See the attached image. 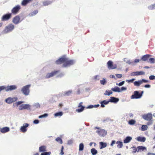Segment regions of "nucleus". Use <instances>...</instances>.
Returning a JSON list of instances; mask_svg holds the SVG:
<instances>
[{
    "mask_svg": "<svg viewBox=\"0 0 155 155\" xmlns=\"http://www.w3.org/2000/svg\"><path fill=\"white\" fill-rule=\"evenodd\" d=\"M17 99V98L16 97L13 98L8 97L6 99L5 102L8 104H10L16 101Z\"/></svg>",
    "mask_w": 155,
    "mask_h": 155,
    "instance_id": "10",
    "label": "nucleus"
},
{
    "mask_svg": "<svg viewBox=\"0 0 155 155\" xmlns=\"http://www.w3.org/2000/svg\"><path fill=\"white\" fill-rule=\"evenodd\" d=\"M147 126L145 125H143L141 128V130L142 131H145L147 130Z\"/></svg>",
    "mask_w": 155,
    "mask_h": 155,
    "instance_id": "33",
    "label": "nucleus"
},
{
    "mask_svg": "<svg viewBox=\"0 0 155 155\" xmlns=\"http://www.w3.org/2000/svg\"><path fill=\"white\" fill-rule=\"evenodd\" d=\"M12 22L15 24H17L21 21L20 17L19 15H17L14 17L12 20Z\"/></svg>",
    "mask_w": 155,
    "mask_h": 155,
    "instance_id": "14",
    "label": "nucleus"
},
{
    "mask_svg": "<svg viewBox=\"0 0 155 155\" xmlns=\"http://www.w3.org/2000/svg\"><path fill=\"white\" fill-rule=\"evenodd\" d=\"M43 5L44 6H46L50 4L51 3L50 2L48 1H45L43 3Z\"/></svg>",
    "mask_w": 155,
    "mask_h": 155,
    "instance_id": "39",
    "label": "nucleus"
},
{
    "mask_svg": "<svg viewBox=\"0 0 155 155\" xmlns=\"http://www.w3.org/2000/svg\"><path fill=\"white\" fill-rule=\"evenodd\" d=\"M16 88L17 87L15 85L8 86L7 87H5V86H0V91L3 90H5L6 91H8L15 90Z\"/></svg>",
    "mask_w": 155,
    "mask_h": 155,
    "instance_id": "2",
    "label": "nucleus"
},
{
    "mask_svg": "<svg viewBox=\"0 0 155 155\" xmlns=\"http://www.w3.org/2000/svg\"><path fill=\"white\" fill-rule=\"evenodd\" d=\"M93 107V105H90V106H88V107H87V108H92Z\"/></svg>",
    "mask_w": 155,
    "mask_h": 155,
    "instance_id": "60",
    "label": "nucleus"
},
{
    "mask_svg": "<svg viewBox=\"0 0 155 155\" xmlns=\"http://www.w3.org/2000/svg\"><path fill=\"white\" fill-rule=\"evenodd\" d=\"M155 76H154V75H152L150 76L149 77V78L150 80H152L153 79H155Z\"/></svg>",
    "mask_w": 155,
    "mask_h": 155,
    "instance_id": "48",
    "label": "nucleus"
},
{
    "mask_svg": "<svg viewBox=\"0 0 155 155\" xmlns=\"http://www.w3.org/2000/svg\"><path fill=\"white\" fill-rule=\"evenodd\" d=\"M100 82L101 84L102 85H105L107 83L106 80L104 78H103L102 80H100Z\"/></svg>",
    "mask_w": 155,
    "mask_h": 155,
    "instance_id": "36",
    "label": "nucleus"
},
{
    "mask_svg": "<svg viewBox=\"0 0 155 155\" xmlns=\"http://www.w3.org/2000/svg\"><path fill=\"white\" fill-rule=\"evenodd\" d=\"M136 123V121L132 119L130 120L128 122V124L131 125H134Z\"/></svg>",
    "mask_w": 155,
    "mask_h": 155,
    "instance_id": "34",
    "label": "nucleus"
},
{
    "mask_svg": "<svg viewBox=\"0 0 155 155\" xmlns=\"http://www.w3.org/2000/svg\"><path fill=\"white\" fill-rule=\"evenodd\" d=\"M144 68L148 69L150 68V67L148 66H145L144 67Z\"/></svg>",
    "mask_w": 155,
    "mask_h": 155,
    "instance_id": "63",
    "label": "nucleus"
},
{
    "mask_svg": "<svg viewBox=\"0 0 155 155\" xmlns=\"http://www.w3.org/2000/svg\"><path fill=\"white\" fill-rule=\"evenodd\" d=\"M91 152L93 155H95L97 153V151L95 148H93L91 150Z\"/></svg>",
    "mask_w": 155,
    "mask_h": 155,
    "instance_id": "31",
    "label": "nucleus"
},
{
    "mask_svg": "<svg viewBox=\"0 0 155 155\" xmlns=\"http://www.w3.org/2000/svg\"><path fill=\"white\" fill-rule=\"evenodd\" d=\"M112 94V92L111 90H110V91L106 90L105 93H104V94L105 95L109 96Z\"/></svg>",
    "mask_w": 155,
    "mask_h": 155,
    "instance_id": "32",
    "label": "nucleus"
},
{
    "mask_svg": "<svg viewBox=\"0 0 155 155\" xmlns=\"http://www.w3.org/2000/svg\"><path fill=\"white\" fill-rule=\"evenodd\" d=\"M22 103H23V101H19L17 102L16 104H17V105L18 106V105H20L21 104H22Z\"/></svg>",
    "mask_w": 155,
    "mask_h": 155,
    "instance_id": "55",
    "label": "nucleus"
},
{
    "mask_svg": "<svg viewBox=\"0 0 155 155\" xmlns=\"http://www.w3.org/2000/svg\"><path fill=\"white\" fill-rule=\"evenodd\" d=\"M116 76L118 78H120L122 77V75L121 74H117Z\"/></svg>",
    "mask_w": 155,
    "mask_h": 155,
    "instance_id": "50",
    "label": "nucleus"
},
{
    "mask_svg": "<svg viewBox=\"0 0 155 155\" xmlns=\"http://www.w3.org/2000/svg\"><path fill=\"white\" fill-rule=\"evenodd\" d=\"M14 25L12 24H11L6 26L4 30V32L5 33H7L12 31L14 28Z\"/></svg>",
    "mask_w": 155,
    "mask_h": 155,
    "instance_id": "6",
    "label": "nucleus"
},
{
    "mask_svg": "<svg viewBox=\"0 0 155 155\" xmlns=\"http://www.w3.org/2000/svg\"><path fill=\"white\" fill-rule=\"evenodd\" d=\"M147 155H155V153H148Z\"/></svg>",
    "mask_w": 155,
    "mask_h": 155,
    "instance_id": "59",
    "label": "nucleus"
},
{
    "mask_svg": "<svg viewBox=\"0 0 155 155\" xmlns=\"http://www.w3.org/2000/svg\"><path fill=\"white\" fill-rule=\"evenodd\" d=\"M143 93V91L141 92V93H139V92L137 91H135L134 92V94L132 95L131 96V99H138L140 98L142 95Z\"/></svg>",
    "mask_w": 155,
    "mask_h": 155,
    "instance_id": "5",
    "label": "nucleus"
},
{
    "mask_svg": "<svg viewBox=\"0 0 155 155\" xmlns=\"http://www.w3.org/2000/svg\"><path fill=\"white\" fill-rule=\"evenodd\" d=\"M142 84V81H135L134 82V85L137 86H139L140 85Z\"/></svg>",
    "mask_w": 155,
    "mask_h": 155,
    "instance_id": "30",
    "label": "nucleus"
},
{
    "mask_svg": "<svg viewBox=\"0 0 155 155\" xmlns=\"http://www.w3.org/2000/svg\"><path fill=\"white\" fill-rule=\"evenodd\" d=\"M84 146L82 143H81L80 144L79 146V150L82 151L83 150Z\"/></svg>",
    "mask_w": 155,
    "mask_h": 155,
    "instance_id": "37",
    "label": "nucleus"
},
{
    "mask_svg": "<svg viewBox=\"0 0 155 155\" xmlns=\"http://www.w3.org/2000/svg\"><path fill=\"white\" fill-rule=\"evenodd\" d=\"M33 0H23L21 4L22 6H25L27 4L31 2Z\"/></svg>",
    "mask_w": 155,
    "mask_h": 155,
    "instance_id": "19",
    "label": "nucleus"
},
{
    "mask_svg": "<svg viewBox=\"0 0 155 155\" xmlns=\"http://www.w3.org/2000/svg\"><path fill=\"white\" fill-rule=\"evenodd\" d=\"M94 128L98 129L96 131V132L101 136L104 137L106 135L107 132L104 130L100 129V128L97 127H95Z\"/></svg>",
    "mask_w": 155,
    "mask_h": 155,
    "instance_id": "4",
    "label": "nucleus"
},
{
    "mask_svg": "<svg viewBox=\"0 0 155 155\" xmlns=\"http://www.w3.org/2000/svg\"><path fill=\"white\" fill-rule=\"evenodd\" d=\"M142 118L146 120H150L152 118V114L150 113L145 114L142 116Z\"/></svg>",
    "mask_w": 155,
    "mask_h": 155,
    "instance_id": "9",
    "label": "nucleus"
},
{
    "mask_svg": "<svg viewBox=\"0 0 155 155\" xmlns=\"http://www.w3.org/2000/svg\"><path fill=\"white\" fill-rule=\"evenodd\" d=\"M148 62H150L151 64H153L155 62V60L153 58H150L149 59V61Z\"/></svg>",
    "mask_w": 155,
    "mask_h": 155,
    "instance_id": "38",
    "label": "nucleus"
},
{
    "mask_svg": "<svg viewBox=\"0 0 155 155\" xmlns=\"http://www.w3.org/2000/svg\"><path fill=\"white\" fill-rule=\"evenodd\" d=\"M137 148L138 149L137 152H141V151H143L144 150H146V148L145 147L142 146L137 147Z\"/></svg>",
    "mask_w": 155,
    "mask_h": 155,
    "instance_id": "27",
    "label": "nucleus"
},
{
    "mask_svg": "<svg viewBox=\"0 0 155 155\" xmlns=\"http://www.w3.org/2000/svg\"><path fill=\"white\" fill-rule=\"evenodd\" d=\"M48 116V114H45L43 115H40L39 116V118H42L47 117Z\"/></svg>",
    "mask_w": 155,
    "mask_h": 155,
    "instance_id": "42",
    "label": "nucleus"
},
{
    "mask_svg": "<svg viewBox=\"0 0 155 155\" xmlns=\"http://www.w3.org/2000/svg\"><path fill=\"white\" fill-rule=\"evenodd\" d=\"M29 108V106L28 104H22L19 107V110H22L23 109H28Z\"/></svg>",
    "mask_w": 155,
    "mask_h": 155,
    "instance_id": "18",
    "label": "nucleus"
},
{
    "mask_svg": "<svg viewBox=\"0 0 155 155\" xmlns=\"http://www.w3.org/2000/svg\"><path fill=\"white\" fill-rule=\"evenodd\" d=\"M83 103L81 102L80 103L78 106V107L79 108L77 109L76 110V111L78 113H80L82 112L84 109L85 107L82 106Z\"/></svg>",
    "mask_w": 155,
    "mask_h": 155,
    "instance_id": "13",
    "label": "nucleus"
},
{
    "mask_svg": "<svg viewBox=\"0 0 155 155\" xmlns=\"http://www.w3.org/2000/svg\"><path fill=\"white\" fill-rule=\"evenodd\" d=\"M9 128L8 127H5L2 128L1 130V132L2 133H5L8 132L9 131Z\"/></svg>",
    "mask_w": 155,
    "mask_h": 155,
    "instance_id": "20",
    "label": "nucleus"
},
{
    "mask_svg": "<svg viewBox=\"0 0 155 155\" xmlns=\"http://www.w3.org/2000/svg\"><path fill=\"white\" fill-rule=\"evenodd\" d=\"M111 90V91L115 92H121L120 89L118 87H115L114 88H112Z\"/></svg>",
    "mask_w": 155,
    "mask_h": 155,
    "instance_id": "21",
    "label": "nucleus"
},
{
    "mask_svg": "<svg viewBox=\"0 0 155 155\" xmlns=\"http://www.w3.org/2000/svg\"><path fill=\"white\" fill-rule=\"evenodd\" d=\"M119 101V99L114 97H111L110 98L109 101L111 102L116 103Z\"/></svg>",
    "mask_w": 155,
    "mask_h": 155,
    "instance_id": "22",
    "label": "nucleus"
},
{
    "mask_svg": "<svg viewBox=\"0 0 155 155\" xmlns=\"http://www.w3.org/2000/svg\"><path fill=\"white\" fill-rule=\"evenodd\" d=\"M110 101H107L106 100H104L102 101H101L100 103L101 104V107H105L104 104H108Z\"/></svg>",
    "mask_w": 155,
    "mask_h": 155,
    "instance_id": "24",
    "label": "nucleus"
},
{
    "mask_svg": "<svg viewBox=\"0 0 155 155\" xmlns=\"http://www.w3.org/2000/svg\"><path fill=\"white\" fill-rule=\"evenodd\" d=\"M115 140H112V142L110 144V146H113V145L115 144Z\"/></svg>",
    "mask_w": 155,
    "mask_h": 155,
    "instance_id": "56",
    "label": "nucleus"
},
{
    "mask_svg": "<svg viewBox=\"0 0 155 155\" xmlns=\"http://www.w3.org/2000/svg\"><path fill=\"white\" fill-rule=\"evenodd\" d=\"M124 82H125L124 81H122L119 83L118 84L117 83L116 85H118L119 86H120L123 85L124 84Z\"/></svg>",
    "mask_w": 155,
    "mask_h": 155,
    "instance_id": "46",
    "label": "nucleus"
},
{
    "mask_svg": "<svg viewBox=\"0 0 155 155\" xmlns=\"http://www.w3.org/2000/svg\"><path fill=\"white\" fill-rule=\"evenodd\" d=\"M127 89V88L126 87H121V89H120V90H121V91H123L126 90Z\"/></svg>",
    "mask_w": 155,
    "mask_h": 155,
    "instance_id": "53",
    "label": "nucleus"
},
{
    "mask_svg": "<svg viewBox=\"0 0 155 155\" xmlns=\"http://www.w3.org/2000/svg\"><path fill=\"white\" fill-rule=\"evenodd\" d=\"M51 154L50 152H46L42 153H41V155H50Z\"/></svg>",
    "mask_w": 155,
    "mask_h": 155,
    "instance_id": "47",
    "label": "nucleus"
},
{
    "mask_svg": "<svg viewBox=\"0 0 155 155\" xmlns=\"http://www.w3.org/2000/svg\"><path fill=\"white\" fill-rule=\"evenodd\" d=\"M72 143V141L71 140L68 141V143L69 144H71Z\"/></svg>",
    "mask_w": 155,
    "mask_h": 155,
    "instance_id": "62",
    "label": "nucleus"
},
{
    "mask_svg": "<svg viewBox=\"0 0 155 155\" xmlns=\"http://www.w3.org/2000/svg\"><path fill=\"white\" fill-rule=\"evenodd\" d=\"M59 71V70L54 71H52L51 73H48L46 75L45 78H48L52 77L57 74Z\"/></svg>",
    "mask_w": 155,
    "mask_h": 155,
    "instance_id": "7",
    "label": "nucleus"
},
{
    "mask_svg": "<svg viewBox=\"0 0 155 155\" xmlns=\"http://www.w3.org/2000/svg\"><path fill=\"white\" fill-rule=\"evenodd\" d=\"M34 155H39V154L38 153H37L34 154Z\"/></svg>",
    "mask_w": 155,
    "mask_h": 155,
    "instance_id": "64",
    "label": "nucleus"
},
{
    "mask_svg": "<svg viewBox=\"0 0 155 155\" xmlns=\"http://www.w3.org/2000/svg\"><path fill=\"white\" fill-rule=\"evenodd\" d=\"M75 62L73 60H69L68 58L65 57H62L57 60L55 61L57 64H63L62 65L63 67H69L73 64Z\"/></svg>",
    "mask_w": 155,
    "mask_h": 155,
    "instance_id": "1",
    "label": "nucleus"
},
{
    "mask_svg": "<svg viewBox=\"0 0 155 155\" xmlns=\"http://www.w3.org/2000/svg\"><path fill=\"white\" fill-rule=\"evenodd\" d=\"M116 143L117 144V147L119 148H121L123 146L122 142L118 141Z\"/></svg>",
    "mask_w": 155,
    "mask_h": 155,
    "instance_id": "29",
    "label": "nucleus"
},
{
    "mask_svg": "<svg viewBox=\"0 0 155 155\" xmlns=\"http://www.w3.org/2000/svg\"><path fill=\"white\" fill-rule=\"evenodd\" d=\"M136 139L137 141L142 142H144L146 140V138L145 137H138Z\"/></svg>",
    "mask_w": 155,
    "mask_h": 155,
    "instance_id": "26",
    "label": "nucleus"
},
{
    "mask_svg": "<svg viewBox=\"0 0 155 155\" xmlns=\"http://www.w3.org/2000/svg\"><path fill=\"white\" fill-rule=\"evenodd\" d=\"M20 6L19 5H17L16 6L14 7L12 10L11 13H12L14 15L17 14L19 10L20 9Z\"/></svg>",
    "mask_w": 155,
    "mask_h": 155,
    "instance_id": "12",
    "label": "nucleus"
},
{
    "mask_svg": "<svg viewBox=\"0 0 155 155\" xmlns=\"http://www.w3.org/2000/svg\"><path fill=\"white\" fill-rule=\"evenodd\" d=\"M145 74V72L143 71H136L131 73L130 75L131 76H138L143 75Z\"/></svg>",
    "mask_w": 155,
    "mask_h": 155,
    "instance_id": "15",
    "label": "nucleus"
},
{
    "mask_svg": "<svg viewBox=\"0 0 155 155\" xmlns=\"http://www.w3.org/2000/svg\"><path fill=\"white\" fill-rule=\"evenodd\" d=\"M39 120H34L33 121V123L35 124H38L39 123Z\"/></svg>",
    "mask_w": 155,
    "mask_h": 155,
    "instance_id": "54",
    "label": "nucleus"
},
{
    "mask_svg": "<svg viewBox=\"0 0 155 155\" xmlns=\"http://www.w3.org/2000/svg\"><path fill=\"white\" fill-rule=\"evenodd\" d=\"M144 87L146 88H150V85L149 84H147L145 85Z\"/></svg>",
    "mask_w": 155,
    "mask_h": 155,
    "instance_id": "57",
    "label": "nucleus"
},
{
    "mask_svg": "<svg viewBox=\"0 0 155 155\" xmlns=\"http://www.w3.org/2000/svg\"><path fill=\"white\" fill-rule=\"evenodd\" d=\"M131 148H132L133 149V151L132 152V153H136L137 151V148H136L134 146H133L132 147H131Z\"/></svg>",
    "mask_w": 155,
    "mask_h": 155,
    "instance_id": "41",
    "label": "nucleus"
},
{
    "mask_svg": "<svg viewBox=\"0 0 155 155\" xmlns=\"http://www.w3.org/2000/svg\"><path fill=\"white\" fill-rule=\"evenodd\" d=\"M108 68L109 69H114L117 68L116 64H113L111 61H109L107 63Z\"/></svg>",
    "mask_w": 155,
    "mask_h": 155,
    "instance_id": "11",
    "label": "nucleus"
},
{
    "mask_svg": "<svg viewBox=\"0 0 155 155\" xmlns=\"http://www.w3.org/2000/svg\"><path fill=\"white\" fill-rule=\"evenodd\" d=\"M132 138L131 137H127L124 140V143H127L129 142L132 140Z\"/></svg>",
    "mask_w": 155,
    "mask_h": 155,
    "instance_id": "25",
    "label": "nucleus"
},
{
    "mask_svg": "<svg viewBox=\"0 0 155 155\" xmlns=\"http://www.w3.org/2000/svg\"><path fill=\"white\" fill-rule=\"evenodd\" d=\"M139 62V60L138 59H136L134 60V62L136 63H138Z\"/></svg>",
    "mask_w": 155,
    "mask_h": 155,
    "instance_id": "58",
    "label": "nucleus"
},
{
    "mask_svg": "<svg viewBox=\"0 0 155 155\" xmlns=\"http://www.w3.org/2000/svg\"><path fill=\"white\" fill-rule=\"evenodd\" d=\"M39 151L41 152L46 151V147L43 146L40 147L39 148Z\"/></svg>",
    "mask_w": 155,
    "mask_h": 155,
    "instance_id": "28",
    "label": "nucleus"
},
{
    "mask_svg": "<svg viewBox=\"0 0 155 155\" xmlns=\"http://www.w3.org/2000/svg\"><path fill=\"white\" fill-rule=\"evenodd\" d=\"M63 115V113L61 112H60L56 113L54 114V115L55 117L58 116H61Z\"/></svg>",
    "mask_w": 155,
    "mask_h": 155,
    "instance_id": "35",
    "label": "nucleus"
},
{
    "mask_svg": "<svg viewBox=\"0 0 155 155\" xmlns=\"http://www.w3.org/2000/svg\"><path fill=\"white\" fill-rule=\"evenodd\" d=\"M12 17V13H8L4 15L1 18L2 21H5L8 20Z\"/></svg>",
    "mask_w": 155,
    "mask_h": 155,
    "instance_id": "8",
    "label": "nucleus"
},
{
    "mask_svg": "<svg viewBox=\"0 0 155 155\" xmlns=\"http://www.w3.org/2000/svg\"><path fill=\"white\" fill-rule=\"evenodd\" d=\"M99 106V104L95 105L94 106V107H97Z\"/></svg>",
    "mask_w": 155,
    "mask_h": 155,
    "instance_id": "61",
    "label": "nucleus"
},
{
    "mask_svg": "<svg viewBox=\"0 0 155 155\" xmlns=\"http://www.w3.org/2000/svg\"><path fill=\"white\" fill-rule=\"evenodd\" d=\"M71 92L72 91H68L67 92H66L65 94L67 95V96H68V95H69L71 93Z\"/></svg>",
    "mask_w": 155,
    "mask_h": 155,
    "instance_id": "52",
    "label": "nucleus"
},
{
    "mask_svg": "<svg viewBox=\"0 0 155 155\" xmlns=\"http://www.w3.org/2000/svg\"><path fill=\"white\" fill-rule=\"evenodd\" d=\"M30 86V85H27L24 86L22 88L21 91L25 95H29L30 92L29 88Z\"/></svg>",
    "mask_w": 155,
    "mask_h": 155,
    "instance_id": "3",
    "label": "nucleus"
},
{
    "mask_svg": "<svg viewBox=\"0 0 155 155\" xmlns=\"http://www.w3.org/2000/svg\"><path fill=\"white\" fill-rule=\"evenodd\" d=\"M29 126V124L27 123L24 124L20 128V130L21 132L25 133L27 131L26 128Z\"/></svg>",
    "mask_w": 155,
    "mask_h": 155,
    "instance_id": "16",
    "label": "nucleus"
},
{
    "mask_svg": "<svg viewBox=\"0 0 155 155\" xmlns=\"http://www.w3.org/2000/svg\"><path fill=\"white\" fill-rule=\"evenodd\" d=\"M55 140L59 142L60 144L62 143V139L58 137Z\"/></svg>",
    "mask_w": 155,
    "mask_h": 155,
    "instance_id": "40",
    "label": "nucleus"
},
{
    "mask_svg": "<svg viewBox=\"0 0 155 155\" xmlns=\"http://www.w3.org/2000/svg\"><path fill=\"white\" fill-rule=\"evenodd\" d=\"M64 147L63 146H62L61 147V151L60 153V154L61 155H63L64 154V153L63 151V150H64Z\"/></svg>",
    "mask_w": 155,
    "mask_h": 155,
    "instance_id": "49",
    "label": "nucleus"
},
{
    "mask_svg": "<svg viewBox=\"0 0 155 155\" xmlns=\"http://www.w3.org/2000/svg\"><path fill=\"white\" fill-rule=\"evenodd\" d=\"M35 108H39L40 107V105L38 103H35L34 104V105Z\"/></svg>",
    "mask_w": 155,
    "mask_h": 155,
    "instance_id": "43",
    "label": "nucleus"
},
{
    "mask_svg": "<svg viewBox=\"0 0 155 155\" xmlns=\"http://www.w3.org/2000/svg\"><path fill=\"white\" fill-rule=\"evenodd\" d=\"M140 81H142V83H143V82L147 83L149 82V81L148 80L143 79L142 80H140Z\"/></svg>",
    "mask_w": 155,
    "mask_h": 155,
    "instance_id": "51",
    "label": "nucleus"
},
{
    "mask_svg": "<svg viewBox=\"0 0 155 155\" xmlns=\"http://www.w3.org/2000/svg\"><path fill=\"white\" fill-rule=\"evenodd\" d=\"M151 55L149 54H147L143 55L141 58V60L143 61H147Z\"/></svg>",
    "mask_w": 155,
    "mask_h": 155,
    "instance_id": "17",
    "label": "nucleus"
},
{
    "mask_svg": "<svg viewBox=\"0 0 155 155\" xmlns=\"http://www.w3.org/2000/svg\"><path fill=\"white\" fill-rule=\"evenodd\" d=\"M100 144V148L101 149L104 148L106 147L107 146V143H104L102 142H101L99 143Z\"/></svg>",
    "mask_w": 155,
    "mask_h": 155,
    "instance_id": "23",
    "label": "nucleus"
},
{
    "mask_svg": "<svg viewBox=\"0 0 155 155\" xmlns=\"http://www.w3.org/2000/svg\"><path fill=\"white\" fill-rule=\"evenodd\" d=\"M38 11L37 10H35L31 13V16H33L38 13Z\"/></svg>",
    "mask_w": 155,
    "mask_h": 155,
    "instance_id": "45",
    "label": "nucleus"
},
{
    "mask_svg": "<svg viewBox=\"0 0 155 155\" xmlns=\"http://www.w3.org/2000/svg\"><path fill=\"white\" fill-rule=\"evenodd\" d=\"M135 80V79L133 78L131 80H126V82L128 83H130V82L133 83Z\"/></svg>",
    "mask_w": 155,
    "mask_h": 155,
    "instance_id": "44",
    "label": "nucleus"
}]
</instances>
